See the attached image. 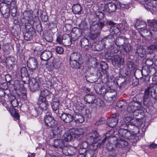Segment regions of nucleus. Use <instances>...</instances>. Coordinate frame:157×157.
I'll use <instances>...</instances> for the list:
<instances>
[{
	"mask_svg": "<svg viewBox=\"0 0 157 157\" xmlns=\"http://www.w3.org/2000/svg\"><path fill=\"white\" fill-rule=\"evenodd\" d=\"M114 40L113 36L111 34L109 35L101 40L100 44L93 43L91 48L93 50L95 51H100L103 48L109 49L112 46L111 44Z\"/></svg>",
	"mask_w": 157,
	"mask_h": 157,
	"instance_id": "1",
	"label": "nucleus"
},
{
	"mask_svg": "<svg viewBox=\"0 0 157 157\" xmlns=\"http://www.w3.org/2000/svg\"><path fill=\"white\" fill-rule=\"evenodd\" d=\"M70 63L71 67L75 69H79L83 63L82 58L78 52H73L70 57Z\"/></svg>",
	"mask_w": 157,
	"mask_h": 157,
	"instance_id": "2",
	"label": "nucleus"
},
{
	"mask_svg": "<svg viewBox=\"0 0 157 157\" xmlns=\"http://www.w3.org/2000/svg\"><path fill=\"white\" fill-rule=\"evenodd\" d=\"M140 107H143V106L140 99L137 96H136L129 103L127 107V111L129 113H132L138 108H140Z\"/></svg>",
	"mask_w": 157,
	"mask_h": 157,
	"instance_id": "3",
	"label": "nucleus"
},
{
	"mask_svg": "<svg viewBox=\"0 0 157 157\" xmlns=\"http://www.w3.org/2000/svg\"><path fill=\"white\" fill-rule=\"evenodd\" d=\"M27 78V81L24 80V83L29 84L30 90L32 92H35L38 90L40 88L38 81L34 78Z\"/></svg>",
	"mask_w": 157,
	"mask_h": 157,
	"instance_id": "4",
	"label": "nucleus"
},
{
	"mask_svg": "<svg viewBox=\"0 0 157 157\" xmlns=\"http://www.w3.org/2000/svg\"><path fill=\"white\" fill-rule=\"evenodd\" d=\"M38 105H39L38 108L37 109H36L33 110L34 113H36V114H34V116H36L37 115L41 114L43 111L46 110L47 109L48 106V102L46 101H43V100H40L38 99L37 102Z\"/></svg>",
	"mask_w": 157,
	"mask_h": 157,
	"instance_id": "5",
	"label": "nucleus"
},
{
	"mask_svg": "<svg viewBox=\"0 0 157 157\" xmlns=\"http://www.w3.org/2000/svg\"><path fill=\"white\" fill-rule=\"evenodd\" d=\"M106 147L109 152L108 157H114L116 156L119 151V148L117 147L116 142L113 144L110 142H108L106 144Z\"/></svg>",
	"mask_w": 157,
	"mask_h": 157,
	"instance_id": "6",
	"label": "nucleus"
},
{
	"mask_svg": "<svg viewBox=\"0 0 157 157\" xmlns=\"http://www.w3.org/2000/svg\"><path fill=\"white\" fill-rule=\"evenodd\" d=\"M149 95V91L147 89H146L143 97V101H141L140 100V102H142V105L143 106V107H140V108H144V107H148L152 104V101Z\"/></svg>",
	"mask_w": 157,
	"mask_h": 157,
	"instance_id": "7",
	"label": "nucleus"
},
{
	"mask_svg": "<svg viewBox=\"0 0 157 157\" xmlns=\"http://www.w3.org/2000/svg\"><path fill=\"white\" fill-rule=\"evenodd\" d=\"M110 59L112 64L115 67H119L124 64V59L118 55L111 56Z\"/></svg>",
	"mask_w": 157,
	"mask_h": 157,
	"instance_id": "8",
	"label": "nucleus"
},
{
	"mask_svg": "<svg viewBox=\"0 0 157 157\" xmlns=\"http://www.w3.org/2000/svg\"><path fill=\"white\" fill-rule=\"evenodd\" d=\"M86 129L85 128H72L71 133L73 134L74 138L79 140L83 137V135L85 133Z\"/></svg>",
	"mask_w": 157,
	"mask_h": 157,
	"instance_id": "9",
	"label": "nucleus"
},
{
	"mask_svg": "<svg viewBox=\"0 0 157 157\" xmlns=\"http://www.w3.org/2000/svg\"><path fill=\"white\" fill-rule=\"evenodd\" d=\"M45 124L51 128L54 127L57 125V122L53 117L50 115H46L44 117Z\"/></svg>",
	"mask_w": 157,
	"mask_h": 157,
	"instance_id": "10",
	"label": "nucleus"
},
{
	"mask_svg": "<svg viewBox=\"0 0 157 157\" xmlns=\"http://www.w3.org/2000/svg\"><path fill=\"white\" fill-rule=\"evenodd\" d=\"M116 95V92L114 90L110 89L106 92L104 98L106 100L111 101L115 99Z\"/></svg>",
	"mask_w": 157,
	"mask_h": 157,
	"instance_id": "11",
	"label": "nucleus"
},
{
	"mask_svg": "<svg viewBox=\"0 0 157 157\" xmlns=\"http://www.w3.org/2000/svg\"><path fill=\"white\" fill-rule=\"evenodd\" d=\"M27 65L29 71H33L38 67L36 59L34 58L29 59L27 62Z\"/></svg>",
	"mask_w": 157,
	"mask_h": 157,
	"instance_id": "12",
	"label": "nucleus"
},
{
	"mask_svg": "<svg viewBox=\"0 0 157 157\" xmlns=\"http://www.w3.org/2000/svg\"><path fill=\"white\" fill-rule=\"evenodd\" d=\"M116 9V6L114 3L109 2L104 4L103 11L111 13L115 11Z\"/></svg>",
	"mask_w": 157,
	"mask_h": 157,
	"instance_id": "13",
	"label": "nucleus"
},
{
	"mask_svg": "<svg viewBox=\"0 0 157 157\" xmlns=\"http://www.w3.org/2000/svg\"><path fill=\"white\" fill-rule=\"evenodd\" d=\"M58 114L57 117H60L62 120L65 123H70L73 120V116L66 113H63L60 116Z\"/></svg>",
	"mask_w": 157,
	"mask_h": 157,
	"instance_id": "14",
	"label": "nucleus"
},
{
	"mask_svg": "<svg viewBox=\"0 0 157 157\" xmlns=\"http://www.w3.org/2000/svg\"><path fill=\"white\" fill-rule=\"evenodd\" d=\"M52 145L55 148L59 149L63 151V147H64V142L62 140L59 139L55 140Z\"/></svg>",
	"mask_w": 157,
	"mask_h": 157,
	"instance_id": "15",
	"label": "nucleus"
},
{
	"mask_svg": "<svg viewBox=\"0 0 157 157\" xmlns=\"http://www.w3.org/2000/svg\"><path fill=\"white\" fill-rule=\"evenodd\" d=\"M52 57V52L48 50H45L42 52L40 57L41 60L47 61Z\"/></svg>",
	"mask_w": 157,
	"mask_h": 157,
	"instance_id": "16",
	"label": "nucleus"
},
{
	"mask_svg": "<svg viewBox=\"0 0 157 157\" xmlns=\"http://www.w3.org/2000/svg\"><path fill=\"white\" fill-rule=\"evenodd\" d=\"M63 44L65 46H69L72 43L70 35L68 34H65L63 35Z\"/></svg>",
	"mask_w": 157,
	"mask_h": 157,
	"instance_id": "17",
	"label": "nucleus"
},
{
	"mask_svg": "<svg viewBox=\"0 0 157 157\" xmlns=\"http://www.w3.org/2000/svg\"><path fill=\"white\" fill-rule=\"evenodd\" d=\"M144 71H145V70L144 69H142V70L139 69L136 70L134 73L135 78L138 79H141L143 77V76H144L146 77V78H148L149 79V76L148 74H143V72Z\"/></svg>",
	"mask_w": 157,
	"mask_h": 157,
	"instance_id": "18",
	"label": "nucleus"
},
{
	"mask_svg": "<svg viewBox=\"0 0 157 157\" xmlns=\"http://www.w3.org/2000/svg\"><path fill=\"white\" fill-rule=\"evenodd\" d=\"M127 38L122 36H120L116 39L115 44L117 46H122L124 44L127 43Z\"/></svg>",
	"mask_w": 157,
	"mask_h": 157,
	"instance_id": "19",
	"label": "nucleus"
},
{
	"mask_svg": "<svg viewBox=\"0 0 157 157\" xmlns=\"http://www.w3.org/2000/svg\"><path fill=\"white\" fill-rule=\"evenodd\" d=\"M118 132L119 136L124 138L128 139L131 135V131L124 129H119Z\"/></svg>",
	"mask_w": 157,
	"mask_h": 157,
	"instance_id": "20",
	"label": "nucleus"
},
{
	"mask_svg": "<svg viewBox=\"0 0 157 157\" xmlns=\"http://www.w3.org/2000/svg\"><path fill=\"white\" fill-rule=\"evenodd\" d=\"M0 11L4 17H7L10 15V9L7 5L0 7Z\"/></svg>",
	"mask_w": 157,
	"mask_h": 157,
	"instance_id": "21",
	"label": "nucleus"
},
{
	"mask_svg": "<svg viewBox=\"0 0 157 157\" xmlns=\"http://www.w3.org/2000/svg\"><path fill=\"white\" fill-rule=\"evenodd\" d=\"M128 142L124 139H120L118 140L116 142V145L119 148V151L120 149V148H124L127 146L128 145Z\"/></svg>",
	"mask_w": 157,
	"mask_h": 157,
	"instance_id": "22",
	"label": "nucleus"
},
{
	"mask_svg": "<svg viewBox=\"0 0 157 157\" xmlns=\"http://www.w3.org/2000/svg\"><path fill=\"white\" fill-rule=\"evenodd\" d=\"M99 137V135L98 132L97 131H94L88 135L87 138L88 140L92 141L98 139Z\"/></svg>",
	"mask_w": 157,
	"mask_h": 157,
	"instance_id": "23",
	"label": "nucleus"
},
{
	"mask_svg": "<svg viewBox=\"0 0 157 157\" xmlns=\"http://www.w3.org/2000/svg\"><path fill=\"white\" fill-rule=\"evenodd\" d=\"M85 99L89 104L94 103L97 101L94 95L90 94L86 95L85 97Z\"/></svg>",
	"mask_w": 157,
	"mask_h": 157,
	"instance_id": "24",
	"label": "nucleus"
},
{
	"mask_svg": "<svg viewBox=\"0 0 157 157\" xmlns=\"http://www.w3.org/2000/svg\"><path fill=\"white\" fill-rule=\"evenodd\" d=\"M73 120L76 123H82L84 121V117L78 113H75L73 116Z\"/></svg>",
	"mask_w": 157,
	"mask_h": 157,
	"instance_id": "25",
	"label": "nucleus"
},
{
	"mask_svg": "<svg viewBox=\"0 0 157 157\" xmlns=\"http://www.w3.org/2000/svg\"><path fill=\"white\" fill-rule=\"evenodd\" d=\"M74 137L73 134L71 133V129L69 130V132L65 133L63 136L62 140H64L66 142H70L71 141Z\"/></svg>",
	"mask_w": 157,
	"mask_h": 157,
	"instance_id": "26",
	"label": "nucleus"
},
{
	"mask_svg": "<svg viewBox=\"0 0 157 157\" xmlns=\"http://www.w3.org/2000/svg\"><path fill=\"white\" fill-rule=\"evenodd\" d=\"M80 43L81 47L85 49H87L90 47L88 40L85 37H84L81 40Z\"/></svg>",
	"mask_w": 157,
	"mask_h": 157,
	"instance_id": "27",
	"label": "nucleus"
},
{
	"mask_svg": "<svg viewBox=\"0 0 157 157\" xmlns=\"http://www.w3.org/2000/svg\"><path fill=\"white\" fill-rule=\"evenodd\" d=\"M21 78L24 83V80L25 78L28 79V78H29L28 71L25 67H22L21 69Z\"/></svg>",
	"mask_w": 157,
	"mask_h": 157,
	"instance_id": "28",
	"label": "nucleus"
},
{
	"mask_svg": "<svg viewBox=\"0 0 157 157\" xmlns=\"http://www.w3.org/2000/svg\"><path fill=\"white\" fill-rule=\"evenodd\" d=\"M72 10L75 14H81L82 11L81 6L78 4L73 5L72 8Z\"/></svg>",
	"mask_w": 157,
	"mask_h": 157,
	"instance_id": "29",
	"label": "nucleus"
},
{
	"mask_svg": "<svg viewBox=\"0 0 157 157\" xmlns=\"http://www.w3.org/2000/svg\"><path fill=\"white\" fill-rule=\"evenodd\" d=\"M121 124L120 125L119 129H124L129 131H131V129H132L131 127H134V126L132 125L131 124H127L123 121L122 122H121Z\"/></svg>",
	"mask_w": 157,
	"mask_h": 157,
	"instance_id": "30",
	"label": "nucleus"
},
{
	"mask_svg": "<svg viewBox=\"0 0 157 157\" xmlns=\"http://www.w3.org/2000/svg\"><path fill=\"white\" fill-rule=\"evenodd\" d=\"M128 139L129 140V144L134 146L136 145L137 141L138 140V137L136 136V134L133 135L131 134L130 136Z\"/></svg>",
	"mask_w": 157,
	"mask_h": 157,
	"instance_id": "31",
	"label": "nucleus"
},
{
	"mask_svg": "<svg viewBox=\"0 0 157 157\" xmlns=\"http://www.w3.org/2000/svg\"><path fill=\"white\" fill-rule=\"evenodd\" d=\"M52 132L55 135L60 134L63 131V129L60 126H57L56 125L54 127H52Z\"/></svg>",
	"mask_w": 157,
	"mask_h": 157,
	"instance_id": "32",
	"label": "nucleus"
},
{
	"mask_svg": "<svg viewBox=\"0 0 157 157\" xmlns=\"http://www.w3.org/2000/svg\"><path fill=\"white\" fill-rule=\"evenodd\" d=\"M50 93L47 89L42 90H40V94L39 99L40 100H43L46 101V99L44 97L48 95Z\"/></svg>",
	"mask_w": 157,
	"mask_h": 157,
	"instance_id": "33",
	"label": "nucleus"
},
{
	"mask_svg": "<svg viewBox=\"0 0 157 157\" xmlns=\"http://www.w3.org/2000/svg\"><path fill=\"white\" fill-rule=\"evenodd\" d=\"M99 144L97 143H92L90 145V150L89 151L93 152L96 157V154L97 153V149Z\"/></svg>",
	"mask_w": 157,
	"mask_h": 157,
	"instance_id": "34",
	"label": "nucleus"
},
{
	"mask_svg": "<svg viewBox=\"0 0 157 157\" xmlns=\"http://www.w3.org/2000/svg\"><path fill=\"white\" fill-rule=\"evenodd\" d=\"M118 121L117 118H110L108 120L109 126L111 128L114 127L116 125Z\"/></svg>",
	"mask_w": 157,
	"mask_h": 157,
	"instance_id": "35",
	"label": "nucleus"
},
{
	"mask_svg": "<svg viewBox=\"0 0 157 157\" xmlns=\"http://www.w3.org/2000/svg\"><path fill=\"white\" fill-rule=\"evenodd\" d=\"M136 53L140 57H143L145 53V50L142 46H139L137 47Z\"/></svg>",
	"mask_w": 157,
	"mask_h": 157,
	"instance_id": "36",
	"label": "nucleus"
},
{
	"mask_svg": "<svg viewBox=\"0 0 157 157\" xmlns=\"http://www.w3.org/2000/svg\"><path fill=\"white\" fill-rule=\"evenodd\" d=\"M35 35L36 32L34 34H32V32H26L24 36V39L27 41L30 40L32 39L33 36Z\"/></svg>",
	"mask_w": 157,
	"mask_h": 157,
	"instance_id": "37",
	"label": "nucleus"
},
{
	"mask_svg": "<svg viewBox=\"0 0 157 157\" xmlns=\"http://www.w3.org/2000/svg\"><path fill=\"white\" fill-rule=\"evenodd\" d=\"M23 18L28 21H29L32 17L31 12L29 11H25L23 13Z\"/></svg>",
	"mask_w": 157,
	"mask_h": 157,
	"instance_id": "38",
	"label": "nucleus"
},
{
	"mask_svg": "<svg viewBox=\"0 0 157 157\" xmlns=\"http://www.w3.org/2000/svg\"><path fill=\"white\" fill-rule=\"evenodd\" d=\"M67 151L68 155L72 156L76 153L77 149L75 147L71 146L68 149Z\"/></svg>",
	"mask_w": 157,
	"mask_h": 157,
	"instance_id": "39",
	"label": "nucleus"
},
{
	"mask_svg": "<svg viewBox=\"0 0 157 157\" xmlns=\"http://www.w3.org/2000/svg\"><path fill=\"white\" fill-rule=\"evenodd\" d=\"M120 29L122 31H126L128 28L127 23L125 21H123L121 23L119 24Z\"/></svg>",
	"mask_w": 157,
	"mask_h": 157,
	"instance_id": "40",
	"label": "nucleus"
},
{
	"mask_svg": "<svg viewBox=\"0 0 157 157\" xmlns=\"http://www.w3.org/2000/svg\"><path fill=\"white\" fill-rule=\"evenodd\" d=\"M51 105L53 110L55 111L56 113H58L59 106V102H52Z\"/></svg>",
	"mask_w": 157,
	"mask_h": 157,
	"instance_id": "41",
	"label": "nucleus"
},
{
	"mask_svg": "<svg viewBox=\"0 0 157 157\" xmlns=\"http://www.w3.org/2000/svg\"><path fill=\"white\" fill-rule=\"evenodd\" d=\"M7 62L9 65L11 67H13V65L15 64L16 61L13 57H11L7 59Z\"/></svg>",
	"mask_w": 157,
	"mask_h": 157,
	"instance_id": "42",
	"label": "nucleus"
},
{
	"mask_svg": "<svg viewBox=\"0 0 157 157\" xmlns=\"http://www.w3.org/2000/svg\"><path fill=\"white\" fill-rule=\"evenodd\" d=\"M127 67L130 71L134 70L136 65L132 61L128 60L127 63Z\"/></svg>",
	"mask_w": 157,
	"mask_h": 157,
	"instance_id": "43",
	"label": "nucleus"
},
{
	"mask_svg": "<svg viewBox=\"0 0 157 157\" xmlns=\"http://www.w3.org/2000/svg\"><path fill=\"white\" fill-rule=\"evenodd\" d=\"M148 25L152 29H157V20H154L148 22Z\"/></svg>",
	"mask_w": 157,
	"mask_h": 157,
	"instance_id": "44",
	"label": "nucleus"
},
{
	"mask_svg": "<svg viewBox=\"0 0 157 157\" xmlns=\"http://www.w3.org/2000/svg\"><path fill=\"white\" fill-rule=\"evenodd\" d=\"M78 157H95V156L93 152L88 151L86 154H79Z\"/></svg>",
	"mask_w": 157,
	"mask_h": 157,
	"instance_id": "45",
	"label": "nucleus"
},
{
	"mask_svg": "<svg viewBox=\"0 0 157 157\" xmlns=\"http://www.w3.org/2000/svg\"><path fill=\"white\" fill-rule=\"evenodd\" d=\"M145 8L147 10H150L153 9L155 6L153 2L150 1L144 5Z\"/></svg>",
	"mask_w": 157,
	"mask_h": 157,
	"instance_id": "46",
	"label": "nucleus"
},
{
	"mask_svg": "<svg viewBox=\"0 0 157 157\" xmlns=\"http://www.w3.org/2000/svg\"><path fill=\"white\" fill-rule=\"evenodd\" d=\"M10 102L12 106L13 107H17L18 105L17 100L13 96L12 97V99L10 101Z\"/></svg>",
	"mask_w": 157,
	"mask_h": 157,
	"instance_id": "47",
	"label": "nucleus"
},
{
	"mask_svg": "<svg viewBox=\"0 0 157 157\" xmlns=\"http://www.w3.org/2000/svg\"><path fill=\"white\" fill-rule=\"evenodd\" d=\"M95 15L96 17H97L98 19V21L103 19L104 17V13L101 12L97 11L95 12Z\"/></svg>",
	"mask_w": 157,
	"mask_h": 157,
	"instance_id": "48",
	"label": "nucleus"
},
{
	"mask_svg": "<svg viewBox=\"0 0 157 157\" xmlns=\"http://www.w3.org/2000/svg\"><path fill=\"white\" fill-rule=\"evenodd\" d=\"M100 36V33L96 32L94 33H90L89 35L90 39L92 40H95L98 37Z\"/></svg>",
	"mask_w": 157,
	"mask_h": 157,
	"instance_id": "49",
	"label": "nucleus"
},
{
	"mask_svg": "<svg viewBox=\"0 0 157 157\" xmlns=\"http://www.w3.org/2000/svg\"><path fill=\"white\" fill-rule=\"evenodd\" d=\"M25 27L27 32H32V34H34L35 32H36V31L33 26L30 25H26Z\"/></svg>",
	"mask_w": 157,
	"mask_h": 157,
	"instance_id": "50",
	"label": "nucleus"
},
{
	"mask_svg": "<svg viewBox=\"0 0 157 157\" xmlns=\"http://www.w3.org/2000/svg\"><path fill=\"white\" fill-rule=\"evenodd\" d=\"M53 66L56 68H58L60 66V62L58 60L56 59L54 60L52 62Z\"/></svg>",
	"mask_w": 157,
	"mask_h": 157,
	"instance_id": "51",
	"label": "nucleus"
},
{
	"mask_svg": "<svg viewBox=\"0 0 157 157\" xmlns=\"http://www.w3.org/2000/svg\"><path fill=\"white\" fill-rule=\"evenodd\" d=\"M151 30L152 31V33L150 40H152L153 39L157 40V29H152Z\"/></svg>",
	"mask_w": 157,
	"mask_h": 157,
	"instance_id": "52",
	"label": "nucleus"
},
{
	"mask_svg": "<svg viewBox=\"0 0 157 157\" xmlns=\"http://www.w3.org/2000/svg\"><path fill=\"white\" fill-rule=\"evenodd\" d=\"M100 67L102 70L105 71L108 69V67L107 64L105 62H101L100 63Z\"/></svg>",
	"mask_w": 157,
	"mask_h": 157,
	"instance_id": "53",
	"label": "nucleus"
},
{
	"mask_svg": "<svg viewBox=\"0 0 157 157\" xmlns=\"http://www.w3.org/2000/svg\"><path fill=\"white\" fill-rule=\"evenodd\" d=\"M134 119L129 117H124L123 119V122L128 124L129 123H132Z\"/></svg>",
	"mask_w": 157,
	"mask_h": 157,
	"instance_id": "54",
	"label": "nucleus"
},
{
	"mask_svg": "<svg viewBox=\"0 0 157 157\" xmlns=\"http://www.w3.org/2000/svg\"><path fill=\"white\" fill-rule=\"evenodd\" d=\"M7 6L10 10L14 8H17L16 2L15 1H12L9 3H8Z\"/></svg>",
	"mask_w": 157,
	"mask_h": 157,
	"instance_id": "55",
	"label": "nucleus"
},
{
	"mask_svg": "<svg viewBox=\"0 0 157 157\" xmlns=\"http://www.w3.org/2000/svg\"><path fill=\"white\" fill-rule=\"evenodd\" d=\"M149 91H155V90L157 92V84L155 85H151L149 86L147 89ZM157 98V97H156Z\"/></svg>",
	"mask_w": 157,
	"mask_h": 157,
	"instance_id": "56",
	"label": "nucleus"
},
{
	"mask_svg": "<svg viewBox=\"0 0 157 157\" xmlns=\"http://www.w3.org/2000/svg\"><path fill=\"white\" fill-rule=\"evenodd\" d=\"M82 113L83 115H84L86 117L89 118L91 116V112L90 111V110L89 109H86L85 111H83V112Z\"/></svg>",
	"mask_w": 157,
	"mask_h": 157,
	"instance_id": "57",
	"label": "nucleus"
},
{
	"mask_svg": "<svg viewBox=\"0 0 157 157\" xmlns=\"http://www.w3.org/2000/svg\"><path fill=\"white\" fill-rule=\"evenodd\" d=\"M71 39L72 42H75L77 40L78 38V36L77 35V34L73 32L71 33Z\"/></svg>",
	"mask_w": 157,
	"mask_h": 157,
	"instance_id": "58",
	"label": "nucleus"
},
{
	"mask_svg": "<svg viewBox=\"0 0 157 157\" xmlns=\"http://www.w3.org/2000/svg\"><path fill=\"white\" fill-rule=\"evenodd\" d=\"M99 94L103 95L104 96L105 95L106 93V89L104 87H101L99 88V90L97 92Z\"/></svg>",
	"mask_w": 157,
	"mask_h": 157,
	"instance_id": "59",
	"label": "nucleus"
},
{
	"mask_svg": "<svg viewBox=\"0 0 157 157\" xmlns=\"http://www.w3.org/2000/svg\"><path fill=\"white\" fill-rule=\"evenodd\" d=\"M122 46L124 50L127 52H129L131 49L130 45L126 43L124 44Z\"/></svg>",
	"mask_w": 157,
	"mask_h": 157,
	"instance_id": "60",
	"label": "nucleus"
},
{
	"mask_svg": "<svg viewBox=\"0 0 157 157\" xmlns=\"http://www.w3.org/2000/svg\"><path fill=\"white\" fill-rule=\"evenodd\" d=\"M132 113L133 114V116L136 117L141 115V114L143 113V112L142 110L140 109L139 108H138Z\"/></svg>",
	"mask_w": 157,
	"mask_h": 157,
	"instance_id": "61",
	"label": "nucleus"
},
{
	"mask_svg": "<svg viewBox=\"0 0 157 157\" xmlns=\"http://www.w3.org/2000/svg\"><path fill=\"white\" fill-rule=\"evenodd\" d=\"M149 50H154L157 49V41L155 42L153 44L148 47Z\"/></svg>",
	"mask_w": 157,
	"mask_h": 157,
	"instance_id": "62",
	"label": "nucleus"
},
{
	"mask_svg": "<svg viewBox=\"0 0 157 157\" xmlns=\"http://www.w3.org/2000/svg\"><path fill=\"white\" fill-rule=\"evenodd\" d=\"M10 12L12 13V16L13 17H16L18 15V13L17 10V8H14L10 9Z\"/></svg>",
	"mask_w": 157,
	"mask_h": 157,
	"instance_id": "63",
	"label": "nucleus"
},
{
	"mask_svg": "<svg viewBox=\"0 0 157 157\" xmlns=\"http://www.w3.org/2000/svg\"><path fill=\"white\" fill-rule=\"evenodd\" d=\"M17 95L19 97L23 100H25L27 98L26 94L25 93H22L20 92L19 94H17Z\"/></svg>",
	"mask_w": 157,
	"mask_h": 157,
	"instance_id": "64",
	"label": "nucleus"
}]
</instances>
